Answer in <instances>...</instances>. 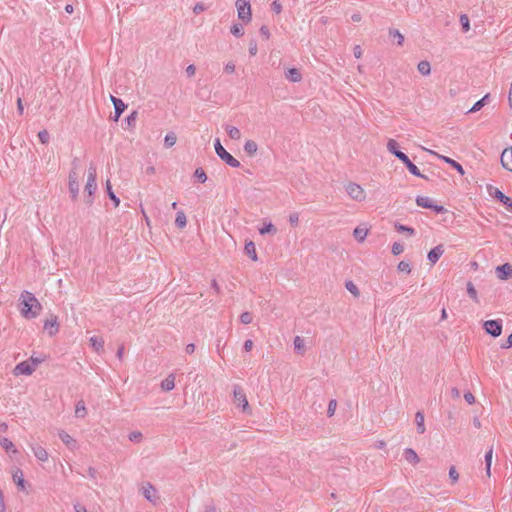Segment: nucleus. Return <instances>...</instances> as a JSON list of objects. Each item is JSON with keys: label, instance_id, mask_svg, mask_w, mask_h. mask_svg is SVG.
Instances as JSON below:
<instances>
[{"label": "nucleus", "instance_id": "20", "mask_svg": "<svg viewBox=\"0 0 512 512\" xmlns=\"http://www.w3.org/2000/svg\"><path fill=\"white\" fill-rule=\"evenodd\" d=\"M25 296L28 298V301L31 302L33 311H36V317L39 315L42 310V305L38 301V299L34 296L33 293L29 291H25Z\"/></svg>", "mask_w": 512, "mask_h": 512}, {"label": "nucleus", "instance_id": "35", "mask_svg": "<svg viewBox=\"0 0 512 512\" xmlns=\"http://www.w3.org/2000/svg\"><path fill=\"white\" fill-rule=\"evenodd\" d=\"M417 69L422 75H429L431 72V65L428 61L423 60L418 63Z\"/></svg>", "mask_w": 512, "mask_h": 512}, {"label": "nucleus", "instance_id": "21", "mask_svg": "<svg viewBox=\"0 0 512 512\" xmlns=\"http://www.w3.org/2000/svg\"><path fill=\"white\" fill-rule=\"evenodd\" d=\"M403 456L405 460H407L409 463H412L413 465L418 464L420 461L419 456L412 448H406L404 450Z\"/></svg>", "mask_w": 512, "mask_h": 512}, {"label": "nucleus", "instance_id": "39", "mask_svg": "<svg viewBox=\"0 0 512 512\" xmlns=\"http://www.w3.org/2000/svg\"><path fill=\"white\" fill-rule=\"evenodd\" d=\"M367 233H368V230L365 228H361V227H356L353 231V235H354L355 239L358 240L359 242H362L365 240Z\"/></svg>", "mask_w": 512, "mask_h": 512}, {"label": "nucleus", "instance_id": "9", "mask_svg": "<svg viewBox=\"0 0 512 512\" xmlns=\"http://www.w3.org/2000/svg\"><path fill=\"white\" fill-rule=\"evenodd\" d=\"M236 7L238 11V18L244 22L251 20V6L247 0H237Z\"/></svg>", "mask_w": 512, "mask_h": 512}, {"label": "nucleus", "instance_id": "24", "mask_svg": "<svg viewBox=\"0 0 512 512\" xmlns=\"http://www.w3.org/2000/svg\"><path fill=\"white\" fill-rule=\"evenodd\" d=\"M175 387V376L173 374L168 375L161 383L163 391H171Z\"/></svg>", "mask_w": 512, "mask_h": 512}, {"label": "nucleus", "instance_id": "52", "mask_svg": "<svg viewBox=\"0 0 512 512\" xmlns=\"http://www.w3.org/2000/svg\"><path fill=\"white\" fill-rule=\"evenodd\" d=\"M460 24H461L464 32H467L469 30L470 25H469V18L467 15L463 14L460 16Z\"/></svg>", "mask_w": 512, "mask_h": 512}, {"label": "nucleus", "instance_id": "53", "mask_svg": "<svg viewBox=\"0 0 512 512\" xmlns=\"http://www.w3.org/2000/svg\"><path fill=\"white\" fill-rule=\"evenodd\" d=\"M336 407H337V401L335 399L330 400V402L328 404V409H327L328 417H332L334 415Z\"/></svg>", "mask_w": 512, "mask_h": 512}, {"label": "nucleus", "instance_id": "38", "mask_svg": "<svg viewBox=\"0 0 512 512\" xmlns=\"http://www.w3.org/2000/svg\"><path fill=\"white\" fill-rule=\"evenodd\" d=\"M175 224L178 228L182 229L187 224V218L183 211H178L176 214Z\"/></svg>", "mask_w": 512, "mask_h": 512}, {"label": "nucleus", "instance_id": "45", "mask_svg": "<svg viewBox=\"0 0 512 512\" xmlns=\"http://www.w3.org/2000/svg\"><path fill=\"white\" fill-rule=\"evenodd\" d=\"M230 32L236 37H241L244 34V28L241 24L236 23L232 25Z\"/></svg>", "mask_w": 512, "mask_h": 512}, {"label": "nucleus", "instance_id": "7", "mask_svg": "<svg viewBox=\"0 0 512 512\" xmlns=\"http://www.w3.org/2000/svg\"><path fill=\"white\" fill-rule=\"evenodd\" d=\"M483 328L487 334L490 336L496 338L501 335L502 333V320L496 319V320H487L483 323Z\"/></svg>", "mask_w": 512, "mask_h": 512}, {"label": "nucleus", "instance_id": "32", "mask_svg": "<svg viewBox=\"0 0 512 512\" xmlns=\"http://www.w3.org/2000/svg\"><path fill=\"white\" fill-rule=\"evenodd\" d=\"M416 204L422 208L431 209L433 202L429 197L426 196H417L416 197Z\"/></svg>", "mask_w": 512, "mask_h": 512}, {"label": "nucleus", "instance_id": "16", "mask_svg": "<svg viewBox=\"0 0 512 512\" xmlns=\"http://www.w3.org/2000/svg\"><path fill=\"white\" fill-rule=\"evenodd\" d=\"M143 495L144 497L152 502V503H156V501L158 500V496H157V491L156 489L154 488L153 485H151L150 483H148L146 486L143 487Z\"/></svg>", "mask_w": 512, "mask_h": 512}, {"label": "nucleus", "instance_id": "2", "mask_svg": "<svg viewBox=\"0 0 512 512\" xmlns=\"http://www.w3.org/2000/svg\"><path fill=\"white\" fill-rule=\"evenodd\" d=\"M96 177V167L93 164H91L88 168L87 182L84 188L85 203L89 206L92 205L93 195L97 190Z\"/></svg>", "mask_w": 512, "mask_h": 512}, {"label": "nucleus", "instance_id": "33", "mask_svg": "<svg viewBox=\"0 0 512 512\" xmlns=\"http://www.w3.org/2000/svg\"><path fill=\"white\" fill-rule=\"evenodd\" d=\"M493 458V447H491L485 454V469L488 477L491 476V464Z\"/></svg>", "mask_w": 512, "mask_h": 512}, {"label": "nucleus", "instance_id": "44", "mask_svg": "<svg viewBox=\"0 0 512 512\" xmlns=\"http://www.w3.org/2000/svg\"><path fill=\"white\" fill-rule=\"evenodd\" d=\"M276 232H277V229L271 222L265 224L262 228L259 229V233L261 235L268 234V233L275 234Z\"/></svg>", "mask_w": 512, "mask_h": 512}, {"label": "nucleus", "instance_id": "62", "mask_svg": "<svg viewBox=\"0 0 512 512\" xmlns=\"http://www.w3.org/2000/svg\"><path fill=\"white\" fill-rule=\"evenodd\" d=\"M464 399L470 405L475 403V397H474V395L471 392H466L464 394Z\"/></svg>", "mask_w": 512, "mask_h": 512}, {"label": "nucleus", "instance_id": "17", "mask_svg": "<svg viewBox=\"0 0 512 512\" xmlns=\"http://www.w3.org/2000/svg\"><path fill=\"white\" fill-rule=\"evenodd\" d=\"M432 154L438 156L440 159H442L444 162L449 164L451 167H453L455 170H457L461 175H464V169L460 163L453 160L452 158H449L447 156L439 155L433 151H430Z\"/></svg>", "mask_w": 512, "mask_h": 512}, {"label": "nucleus", "instance_id": "34", "mask_svg": "<svg viewBox=\"0 0 512 512\" xmlns=\"http://www.w3.org/2000/svg\"><path fill=\"white\" fill-rule=\"evenodd\" d=\"M394 228L397 232L407 233L409 236H413L415 234L414 228L400 224L398 222L394 224Z\"/></svg>", "mask_w": 512, "mask_h": 512}, {"label": "nucleus", "instance_id": "27", "mask_svg": "<svg viewBox=\"0 0 512 512\" xmlns=\"http://www.w3.org/2000/svg\"><path fill=\"white\" fill-rule=\"evenodd\" d=\"M415 422L417 426V432L419 434H423L425 432V425H424V414L420 411H418L415 415Z\"/></svg>", "mask_w": 512, "mask_h": 512}, {"label": "nucleus", "instance_id": "50", "mask_svg": "<svg viewBox=\"0 0 512 512\" xmlns=\"http://www.w3.org/2000/svg\"><path fill=\"white\" fill-rule=\"evenodd\" d=\"M38 138L42 144H47L49 142L50 135L48 131L44 129L38 132Z\"/></svg>", "mask_w": 512, "mask_h": 512}, {"label": "nucleus", "instance_id": "23", "mask_svg": "<svg viewBox=\"0 0 512 512\" xmlns=\"http://www.w3.org/2000/svg\"><path fill=\"white\" fill-rule=\"evenodd\" d=\"M245 253L246 255L252 260V261H257L258 257H257V253H256V247H255V243L253 241H249L245 244Z\"/></svg>", "mask_w": 512, "mask_h": 512}, {"label": "nucleus", "instance_id": "6", "mask_svg": "<svg viewBox=\"0 0 512 512\" xmlns=\"http://www.w3.org/2000/svg\"><path fill=\"white\" fill-rule=\"evenodd\" d=\"M345 189L347 194L355 201L362 202L366 199L364 189L357 183L349 182Z\"/></svg>", "mask_w": 512, "mask_h": 512}, {"label": "nucleus", "instance_id": "29", "mask_svg": "<svg viewBox=\"0 0 512 512\" xmlns=\"http://www.w3.org/2000/svg\"><path fill=\"white\" fill-rule=\"evenodd\" d=\"M106 192H107L108 197L113 201L114 206L118 207L120 204V199L113 192L110 180L106 181Z\"/></svg>", "mask_w": 512, "mask_h": 512}, {"label": "nucleus", "instance_id": "14", "mask_svg": "<svg viewBox=\"0 0 512 512\" xmlns=\"http://www.w3.org/2000/svg\"><path fill=\"white\" fill-rule=\"evenodd\" d=\"M501 164L505 169L512 171V146L503 150L501 154Z\"/></svg>", "mask_w": 512, "mask_h": 512}, {"label": "nucleus", "instance_id": "4", "mask_svg": "<svg viewBox=\"0 0 512 512\" xmlns=\"http://www.w3.org/2000/svg\"><path fill=\"white\" fill-rule=\"evenodd\" d=\"M487 192L489 196L501 202L503 205H505L506 209L512 213V199L509 196L505 195L497 187L492 185L487 186Z\"/></svg>", "mask_w": 512, "mask_h": 512}, {"label": "nucleus", "instance_id": "25", "mask_svg": "<svg viewBox=\"0 0 512 512\" xmlns=\"http://www.w3.org/2000/svg\"><path fill=\"white\" fill-rule=\"evenodd\" d=\"M489 98H490V94L484 95L480 100H478L477 102L474 103V105L468 111V113H474V112H477L480 109H482L487 104V101L489 100Z\"/></svg>", "mask_w": 512, "mask_h": 512}, {"label": "nucleus", "instance_id": "42", "mask_svg": "<svg viewBox=\"0 0 512 512\" xmlns=\"http://www.w3.org/2000/svg\"><path fill=\"white\" fill-rule=\"evenodd\" d=\"M226 131L231 139L238 140L241 137V132L237 127L227 126Z\"/></svg>", "mask_w": 512, "mask_h": 512}, {"label": "nucleus", "instance_id": "56", "mask_svg": "<svg viewBox=\"0 0 512 512\" xmlns=\"http://www.w3.org/2000/svg\"><path fill=\"white\" fill-rule=\"evenodd\" d=\"M138 113L137 111H133L129 116L126 117L125 122L128 126H134L136 119H137Z\"/></svg>", "mask_w": 512, "mask_h": 512}, {"label": "nucleus", "instance_id": "47", "mask_svg": "<svg viewBox=\"0 0 512 512\" xmlns=\"http://www.w3.org/2000/svg\"><path fill=\"white\" fill-rule=\"evenodd\" d=\"M194 177L201 183H204L207 180L205 171L200 167L195 170Z\"/></svg>", "mask_w": 512, "mask_h": 512}, {"label": "nucleus", "instance_id": "59", "mask_svg": "<svg viewBox=\"0 0 512 512\" xmlns=\"http://www.w3.org/2000/svg\"><path fill=\"white\" fill-rule=\"evenodd\" d=\"M257 51H258L257 43H256V41L252 40L249 43V53L251 56H255L257 54Z\"/></svg>", "mask_w": 512, "mask_h": 512}, {"label": "nucleus", "instance_id": "11", "mask_svg": "<svg viewBox=\"0 0 512 512\" xmlns=\"http://www.w3.org/2000/svg\"><path fill=\"white\" fill-rule=\"evenodd\" d=\"M110 100H111V102L114 105V117H113V120L114 121H118L120 116H121V114L126 109V105L124 104V102L120 98H117V97H115L113 95H110Z\"/></svg>", "mask_w": 512, "mask_h": 512}, {"label": "nucleus", "instance_id": "26", "mask_svg": "<svg viewBox=\"0 0 512 512\" xmlns=\"http://www.w3.org/2000/svg\"><path fill=\"white\" fill-rule=\"evenodd\" d=\"M258 150V145L254 140H247L244 144V151L249 156H254Z\"/></svg>", "mask_w": 512, "mask_h": 512}, {"label": "nucleus", "instance_id": "41", "mask_svg": "<svg viewBox=\"0 0 512 512\" xmlns=\"http://www.w3.org/2000/svg\"><path fill=\"white\" fill-rule=\"evenodd\" d=\"M389 36L397 41L398 46H402L404 43V36L397 29H390Z\"/></svg>", "mask_w": 512, "mask_h": 512}, {"label": "nucleus", "instance_id": "43", "mask_svg": "<svg viewBox=\"0 0 512 512\" xmlns=\"http://www.w3.org/2000/svg\"><path fill=\"white\" fill-rule=\"evenodd\" d=\"M13 480L18 487H20L21 489L25 488V486H24L25 480L23 478V474H22L21 470H17L13 474Z\"/></svg>", "mask_w": 512, "mask_h": 512}, {"label": "nucleus", "instance_id": "46", "mask_svg": "<svg viewBox=\"0 0 512 512\" xmlns=\"http://www.w3.org/2000/svg\"><path fill=\"white\" fill-rule=\"evenodd\" d=\"M467 293L475 302H479L477 291L472 282L467 283Z\"/></svg>", "mask_w": 512, "mask_h": 512}, {"label": "nucleus", "instance_id": "8", "mask_svg": "<svg viewBox=\"0 0 512 512\" xmlns=\"http://www.w3.org/2000/svg\"><path fill=\"white\" fill-rule=\"evenodd\" d=\"M19 300H20L19 307H20L21 315L25 319H34V318H36V311H33L31 302H29L28 298L25 296V291H23L21 293V296H20Z\"/></svg>", "mask_w": 512, "mask_h": 512}, {"label": "nucleus", "instance_id": "13", "mask_svg": "<svg viewBox=\"0 0 512 512\" xmlns=\"http://www.w3.org/2000/svg\"><path fill=\"white\" fill-rule=\"evenodd\" d=\"M44 329L50 336H54L59 330L58 318L52 315L50 319H47L44 323Z\"/></svg>", "mask_w": 512, "mask_h": 512}, {"label": "nucleus", "instance_id": "12", "mask_svg": "<svg viewBox=\"0 0 512 512\" xmlns=\"http://www.w3.org/2000/svg\"><path fill=\"white\" fill-rule=\"evenodd\" d=\"M496 275L500 280L512 278V265L505 263L496 267Z\"/></svg>", "mask_w": 512, "mask_h": 512}, {"label": "nucleus", "instance_id": "3", "mask_svg": "<svg viewBox=\"0 0 512 512\" xmlns=\"http://www.w3.org/2000/svg\"><path fill=\"white\" fill-rule=\"evenodd\" d=\"M214 148L217 156L221 160H223L227 165L233 168H237L240 166V162L225 150V148L222 146L218 138L215 140Z\"/></svg>", "mask_w": 512, "mask_h": 512}, {"label": "nucleus", "instance_id": "57", "mask_svg": "<svg viewBox=\"0 0 512 512\" xmlns=\"http://www.w3.org/2000/svg\"><path fill=\"white\" fill-rule=\"evenodd\" d=\"M142 439V433L139 431H133L129 434V440L132 442H140Z\"/></svg>", "mask_w": 512, "mask_h": 512}, {"label": "nucleus", "instance_id": "1", "mask_svg": "<svg viewBox=\"0 0 512 512\" xmlns=\"http://www.w3.org/2000/svg\"><path fill=\"white\" fill-rule=\"evenodd\" d=\"M387 150L400 160L412 175L426 180L428 179L426 175L420 172L418 167L409 159V157L399 150V144L396 140L389 139L387 142Z\"/></svg>", "mask_w": 512, "mask_h": 512}, {"label": "nucleus", "instance_id": "28", "mask_svg": "<svg viewBox=\"0 0 512 512\" xmlns=\"http://www.w3.org/2000/svg\"><path fill=\"white\" fill-rule=\"evenodd\" d=\"M69 193L73 201L77 200L79 194V182L78 181H68Z\"/></svg>", "mask_w": 512, "mask_h": 512}, {"label": "nucleus", "instance_id": "15", "mask_svg": "<svg viewBox=\"0 0 512 512\" xmlns=\"http://www.w3.org/2000/svg\"><path fill=\"white\" fill-rule=\"evenodd\" d=\"M444 253L443 245H437L428 252L427 258L431 265H434Z\"/></svg>", "mask_w": 512, "mask_h": 512}, {"label": "nucleus", "instance_id": "40", "mask_svg": "<svg viewBox=\"0 0 512 512\" xmlns=\"http://www.w3.org/2000/svg\"><path fill=\"white\" fill-rule=\"evenodd\" d=\"M177 141V136L174 132H169L166 134L165 138H164V145L166 148H171L172 146L175 145Z\"/></svg>", "mask_w": 512, "mask_h": 512}, {"label": "nucleus", "instance_id": "10", "mask_svg": "<svg viewBox=\"0 0 512 512\" xmlns=\"http://www.w3.org/2000/svg\"><path fill=\"white\" fill-rule=\"evenodd\" d=\"M35 371V367L29 361H22L17 364L13 370L15 376L31 375Z\"/></svg>", "mask_w": 512, "mask_h": 512}, {"label": "nucleus", "instance_id": "58", "mask_svg": "<svg viewBox=\"0 0 512 512\" xmlns=\"http://www.w3.org/2000/svg\"><path fill=\"white\" fill-rule=\"evenodd\" d=\"M28 361L31 362V365L36 368V366L38 364L45 361V356H38V357L31 356Z\"/></svg>", "mask_w": 512, "mask_h": 512}, {"label": "nucleus", "instance_id": "5", "mask_svg": "<svg viewBox=\"0 0 512 512\" xmlns=\"http://www.w3.org/2000/svg\"><path fill=\"white\" fill-rule=\"evenodd\" d=\"M233 394L235 403H237V405L242 408V411L247 414H251V409L246 394L239 385H234Z\"/></svg>", "mask_w": 512, "mask_h": 512}, {"label": "nucleus", "instance_id": "61", "mask_svg": "<svg viewBox=\"0 0 512 512\" xmlns=\"http://www.w3.org/2000/svg\"><path fill=\"white\" fill-rule=\"evenodd\" d=\"M205 9H206V7H205L204 3H202V2H198V3H196V5H195V6H194V8H193V12H194L195 14H200V13H201V12H203Z\"/></svg>", "mask_w": 512, "mask_h": 512}, {"label": "nucleus", "instance_id": "30", "mask_svg": "<svg viewBox=\"0 0 512 512\" xmlns=\"http://www.w3.org/2000/svg\"><path fill=\"white\" fill-rule=\"evenodd\" d=\"M293 344H294V350L298 354L303 355L305 353V344H304L303 338H301L300 336H296L294 338Z\"/></svg>", "mask_w": 512, "mask_h": 512}, {"label": "nucleus", "instance_id": "48", "mask_svg": "<svg viewBox=\"0 0 512 512\" xmlns=\"http://www.w3.org/2000/svg\"><path fill=\"white\" fill-rule=\"evenodd\" d=\"M253 320V315L252 313L246 311V312H243L241 315H240V322L242 324H250Z\"/></svg>", "mask_w": 512, "mask_h": 512}, {"label": "nucleus", "instance_id": "18", "mask_svg": "<svg viewBox=\"0 0 512 512\" xmlns=\"http://www.w3.org/2000/svg\"><path fill=\"white\" fill-rule=\"evenodd\" d=\"M31 449L35 455V457L42 462H45L48 460V452L46 449L40 445H32Z\"/></svg>", "mask_w": 512, "mask_h": 512}, {"label": "nucleus", "instance_id": "31", "mask_svg": "<svg viewBox=\"0 0 512 512\" xmlns=\"http://www.w3.org/2000/svg\"><path fill=\"white\" fill-rule=\"evenodd\" d=\"M90 344L96 352H100L104 347V340L101 337L93 336L90 338Z\"/></svg>", "mask_w": 512, "mask_h": 512}, {"label": "nucleus", "instance_id": "64", "mask_svg": "<svg viewBox=\"0 0 512 512\" xmlns=\"http://www.w3.org/2000/svg\"><path fill=\"white\" fill-rule=\"evenodd\" d=\"M512 347V333L508 336V339L505 343L501 344L502 349H507Z\"/></svg>", "mask_w": 512, "mask_h": 512}, {"label": "nucleus", "instance_id": "36", "mask_svg": "<svg viewBox=\"0 0 512 512\" xmlns=\"http://www.w3.org/2000/svg\"><path fill=\"white\" fill-rule=\"evenodd\" d=\"M86 414H87V410H86L84 401L83 400L78 401L76 404V408H75L76 417L84 418L86 416Z\"/></svg>", "mask_w": 512, "mask_h": 512}, {"label": "nucleus", "instance_id": "37", "mask_svg": "<svg viewBox=\"0 0 512 512\" xmlns=\"http://www.w3.org/2000/svg\"><path fill=\"white\" fill-rule=\"evenodd\" d=\"M0 446L5 449L6 452L12 451L13 453L16 452V449H14V444L11 440H9L6 437L0 436Z\"/></svg>", "mask_w": 512, "mask_h": 512}, {"label": "nucleus", "instance_id": "19", "mask_svg": "<svg viewBox=\"0 0 512 512\" xmlns=\"http://www.w3.org/2000/svg\"><path fill=\"white\" fill-rule=\"evenodd\" d=\"M59 438L62 440V442L70 449L76 448V440L72 438L67 432L64 430L59 431L58 433Z\"/></svg>", "mask_w": 512, "mask_h": 512}, {"label": "nucleus", "instance_id": "63", "mask_svg": "<svg viewBox=\"0 0 512 512\" xmlns=\"http://www.w3.org/2000/svg\"><path fill=\"white\" fill-rule=\"evenodd\" d=\"M271 8L276 14H279L282 11V5L278 1H273Z\"/></svg>", "mask_w": 512, "mask_h": 512}, {"label": "nucleus", "instance_id": "60", "mask_svg": "<svg viewBox=\"0 0 512 512\" xmlns=\"http://www.w3.org/2000/svg\"><path fill=\"white\" fill-rule=\"evenodd\" d=\"M289 222L292 226H297L299 222V215L298 213H292L289 215Z\"/></svg>", "mask_w": 512, "mask_h": 512}, {"label": "nucleus", "instance_id": "54", "mask_svg": "<svg viewBox=\"0 0 512 512\" xmlns=\"http://www.w3.org/2000/svg\"><path fill=\"white\" fill-rule=\"evenodd\" d=\"M404 251V246L398 242H395L393 245H392V254L397 256V255H400L401 253H403Z\"/></svg>", "mask_w": 512, "mask_h": 512}, {"label": "nucleus", "instance_id": "49", "mask_svg": "<svg viewBox=\"0 0 512 512\" xmlns=\"http://www.w3.org/2000/svg\"><path fill=\"white\" fill-rule=\"evenodd\" d=\"M345 287L354 296H359V289H358V287L352 281H347L345 283Z\"/></svg>", "mask_w": 512, "mask_h": 512}, {"label": "nucleus", "instance_id": "51", "mask_svg": "<svg viewBox=\"0 0 512 512\" xmlns=\"http://www.w3.org/2000/svg\"><path fill=\"white\" fill-rule=\"evenodd\" d=\"M398 271L409 274L411 272V266L409 262L401 261L397 266Z\"/></svg>", "mask_w": 512, "mask_h": 512}, {"label": "nucleus", "instance_id": "55", "mask_svg": "<svg viewBox=\"0 0 512 512\" xmlns=\"http://www.w3.org/2000/svg\"><path fill=\"white\" fill-rule=\"evenodd\" d=\"M449 478L451 479V482L454 484L459 479V474L455 468V466H451L449 469Z\"/></svg>", "mask_w": 512, "mask_h": 512}, {"label": "nucleus", "instance_id": "22", "mask_svg": "<svg viewBox=\"0 0 512 512\" xmlns=\"http://www.w3.org/2000/svg\"><path fill=\"white\" fill-rule=\"evenodd\" d=\"M285 77L290 80L291 82H300L301 79H302V76H301V73L298 69L296 68H289L286 72H285Z\"/></svg>", "mask_w": 512, "mask_h": 512}]
</instances>
